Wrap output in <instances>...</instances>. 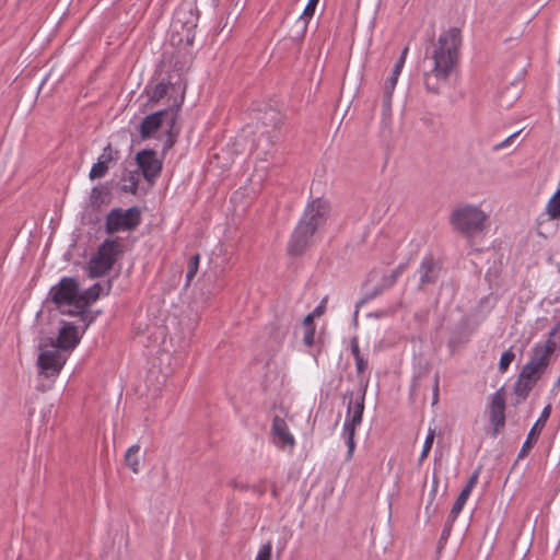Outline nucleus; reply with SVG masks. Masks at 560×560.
I'll return each mask as SVG.
<instances>
[{
    "instance_id": "nucleus-1",
    "label": "nucleus",
    "mask_w": 560,
    "mask_h": 560,
    "mask_svg": "<svg viewBox=\"0 0 560 560\" xmlns=\"http://www.w3.org/2000/svg\"><path fill=\"white\" fill-rule=\"evenodd\" d=\"M460 44V31L451 27L439 36L432 51L427 52L425 60L430 62V68L424 72L423 80L429 92L439 93L447 82L457 66Z\"/></svg>"
},
{
    "instance_id": "nucleus-2",
    "label": "nucleus",
    "mask_w": 560,
    "mask_h": 560,
    "mask_svg": "<svg viewBox=\"0 0 560 560\" xmlns=\"http://www.w3.org/2000/svg\"><path fill=\"white\" fill-rule=\"evenodd\" d=\"M450 224L456 233L470 241L487 231L489 214L480 206L464 203L452 210Z\"/></svg>"
},
{
    "instance_id": "nucleus-3",
    "label": "nucleus",
    "mask_w": 560,
    "mask_h": 560,
    "mask_svg": "<svg viewBox=\"0 0 560 560\" xmlns=\"http://www.w3.org/2000/svg\"><path fill=\"white\" fill-rule=\"evenodd\" d=\"M49 299L61 314L84 316L85 303L80 299V285L75 278H61L50 288Z\"/></svg>"
},
{
    "instance_id": "nucleus-4",
    "label": "nucleus",
    "mask_w": 560,
    "mask_h": 560,
    "mask_svg": "<svg viewBox=\"0 0 560 560\" xmlns=\"http://www.w3.org/2000/svg\"><path fill=\"white\" fill-rule=\"evenodd\" d=\"M183 103V95L180 100L175 98L173 104L165 109L158 110L153 114L145 116L140 125V136L142 139H148L160 128L165 127L168 135L167 148L172 147L178 129L176 128V120L178 117L179 107Z\"/></svg>"
},
{
    "instance_id": "nucleus-5",
    "label": "nucleus",
    "mask_w": 560,
    "mask_h": 560,
    "mask_svg": "<svg viewBox=\"0 0 560 560\" xmlns=\"http://www.w3.org/2000/svg\"><path fill=\"white\" fill-rule=\"evenodd\" d=\"M366 387L359 389L358 392H348L343 399H348L347 402V416L343 423V436L348 445V456L351 457L354 451V435L355 429L362 422V416L364 411Z\"/></svg>"
},
{
    "instance_id": "nucleus-6",
    "label": "nucleus",
    "mask_w": 560,
    "mask_h": 560,
    "mask_svg": "<svg viewBox=\"0 0 560 560\" xmlns=\"http://www.w3.org/2000/svg\"><path fill=\"white\" fill-rule=\"evenodd\" d=\"M120 253V244L117 241L105 240L89 261V277L98 278L108 272Z\"/></svg>"
},
{
    "instance_id": "nucleus-7",
    "label": "nucleus",
    "mask_w": 560,
    "mask_h": 560,
    "mask_svg": "<svg viewBox=\"0 0 560 560\" xmlns=\"http://www.w3.org/2000/svg\"><path fill=\"white\" fill-rule=\"evenodd\" d=\"M140 223V210L131 207L127 210L120 208L113 209L106 215L105 230L107 234H114L119 231H131Z\"/></svg>"
},
{
    "instance_id": "nucleus-8",
    "label": "nucleus",
    "mask_w": 560,
    "mask_h": 560,
    "mask_svg": "<svg viewBox=\"0 0 560 560\" xmlns=\"http://www.w3.org/2000/svg\"><path fill=\"white\" fill-rule=\"evenodd\" d=\"M66 360L67 357L54 347L50 350L42 351L37 358L39 373L45 377H55L62 370Z\"/></svg>"
},
{
    "instance_id": "nucleus-9",
    "label": "nucleus",
    "mask_w": 560,
    "mask_h": 560,
    "mask_svg": "<svg viewBox=\"0 0 560 560\" xmlns=\"http://www.w3.org/2000/svg\"><path fill=\"white\" fill-rule=\"evenodd\" d=\"M329 203L327 200L316 198L307 205L301 221L305 222L310 228L317 231L323 226L329 214Z\"/></svg>"
},
{
    "instance_id": "nucleus-10",
    "label": "nucleus",
    "mask_w": 560,
    "mask_h": 560,
    "mask_svg": "<svg viewBox=\"0 0 560 560\" xmlns=\"http://www.w3.org/2000/svg\"><path fill=\"white\" fill-rule=\"evenodd\" d=\"M489 420L492 425V436H497L505 425V397L503 388L498 389L491 397Z\"/></svg>"
},
{
    "instance_id": "nucleus-11",
    "label": "nucleus",
    "mask_w": 560,
    "mask_h": 560,
    "mask_svg": "<svg viewBox=\"0 0 560 560\" xmlns=\"http://www.w3.org/2000/svg\"><path fill=\"white\" fill-rule=\"evenodd\" d=\"M136 161L143 177L152 183L161 173L162 162L153 150H143L137 153Z\"/></svg>"
},
{
    "instance_id": "nucleus-12",
    "label": "nucleus",
    "mask_w": 560,
    "mask_h": 560,
    "mask_svg": "<svg viewBox=\"0 0 560 560\" xmlns=\"http://www.w3.org/2000/svg\"><path fill=\"white\" fill-rule=\"evenodd\" d=\"M558 331V327H555L549 332L548 340L542 345H536L533 349V354L527 363L539 369L540 371H545L549 364V357L556 350V342L552 340V337Z\"/></svg>"
},
{
    "instance_id": "nucleus-13",
    "label": "nucleus",
    "mask_w": 560,
    "mask_h": 560,
    "mask_svg": "<svg viewBox=\"0 0 560 560\" xmlns=\"http://www.w3.org/2000/svg\"><path fill=\"white\" fill-rule=\"evenodd\" d=\"M315 232L313 228H310L305 222L300 220L289 242V253L295 256L301 255L310 245L311 238Z\"/></svg>"
},
{
    "instance_id": "nucleus-14",
    "label": "nucleus",
    "mask_w": 560,
    "mask_h": 560,
    "mask_svg": "<svg viewBox=\"0 0 560 560\" xmlns=\"http://www.w3.org/2000/svg\"><path fill=\"white\" fill-rule=\"evenodd\" d=\"M80 341L78 327L71 323H63L56 340L51 339V347L59 351L72 350Z\"/></svg>"
},
{
    "instance_id": "nucleus-15",
    "label": "nucleus",
    "mask_w": 560,
    "mask_h": 560,
    "mask_svg": "<svg viewBox=\"0 0 560 560\" xmlns=\"http://www.w3.org/2000/svg\"><path fill=\"white\" fill-rule=\"evenodd\" d=\"M407 54H408V47H405L401 51L399 59L396 61V63L394 66L392 75L386 80V82L384 84L383 105H384L385 110H390L393 92L397 84L398 77L404 68Z\"/></svg>"
},
{
    "instance_id": "nucleus-16",
    "label": "nucleus",
    "mask_w": 560,
    "mask_h": 560,
    "mask_svg": "<svg viewBox=\"0 0 560 560\" xmlns=\"http://www.w3.org/2000/svg\"><path fill=\"white\" fill-rule=\"evenodd\" d=\"M550 413H551V406L547 405L542 409L540 417L537 419V421L534 423L530 431L528 432L527 439L523 443L522 448L518 453L520 458L525 457L528 454V452L532 450L533 445L537 442L541 430L544 429L548 418L550 417Z\"/></svg>"
},
{
    "instance_id": "nucleus-17",
    "label": "nucleus",
    "mask_w": 560,
    "mask_h": 560,
    "mask_svg": "<svg viewBox=\"0 0 560 560\" xmlns=\"http://www.w3.org/2000/svg\"><path fill=\"white\" fill-rule=\"evenodd\" d=\"M184 90L185 88L177 82H160L152 90L148 91V95L151 102H159L161 98L176 93L179 94V96H175L174 100L177 98V101H179L180 96H184Z\"/></svg>"
},
{
    "instance_id": "nucleus-18",
    "label": "nucleus",
    "mask_w": 560,
    "mask_h": 560,
    "mask_svg": "<svg viewBox=\"0 0 560 560\" xmlns=\"http://www.w3.org/2000/svg\"><path fill=\"white\" fill-rule=\"evenodd\" d=\"M440 266L432 257H425L419 268L420 284L433 283L439 275Z\"/></svg>"
},
{
    "instance_id": "nucleus-19",
    "label": "nucleus",
    "mask_w": 560,
    "mask_h": 560,
    "mask_svg": "<svg viewBox=\"0 0 560 560\" xmlns=\"http://www.w3.org/2000/svg\"><path fill=\"white\" fill-rule=\"evenodd\" d=\"M405 269H406V265L402 264V265H399L396 269H394L390 275L384 276L382 278L381 284L372 292H369L366 294L365 300L373 299V298L377 296L380 293H382L385 289L393 287L395 284V282L397 281V279L402 275Z\"/></svg>"
},
{
    "instance_id": "nucleus-20",
    "label": "nucleus",
    "mask_w": 560,
    "mask_h": 560,
    "mask_svg": "<svg viewBox=\"0 0 560 560\" xmlns=\"http://www.w3.org/2000/svg\"><path fill=\"white\" fill-rule=\"evenodd\" d=\"M272 432L283 444L289 445V446L294 445V438L290 433L285 420L279 416H276L273 418Z\"/></svg>"
},
{
    "instance_id": "nucleus-21",
    "label": "nucleus",
    "mask_w": 560,
    "mask_h": 560,
    "mask_svg": "<svg viewBox=\"0 0 560 560\" xmlns=\"http://www.w3.org/2000/svg\"><path fill=\"white\" fill-rule=\"evenodd\" d=\"M144 459V454L138 444L130 446L125 454V464L132 472L138 474Z\"/></svg>"
},
{
    "instance_id": "nucleus-22",
    "label": "nucleus",
    "mask_w": 560,
    "mask_h": 560,
    "mask_svg": "<svg viewBox=\"0 0 560 560\" xmlns=\"http://www.w3.org/2000/svg\"><path fill=\"white\" fill-rule=\"evenodd\" d=\"M522 83L513 82L509 86H506L500 95L501 103L503 105L510 106L512 105L521 95Z\"/></svg>"
},
{
    "instance_id": "nucleus-23",
    "label": "nucleus",
    "mask_w": 560,
    "mask_h": 560,
    "mask_svg": "<svg viewBox=\"0 0 560 560\" xmlns=\"http://www.w3.org/2000/svg\"><path fill=\"white\" fill-rule=\"evenodd\" d=\"M290 320L281 319L270 325V335L276 342H280L288 334Z\"/></svg>"
},
{
    "instance_id": "nucleus-24",
    "label": "nucleus",
    "mask_w": 560,
    "mask_h": 560,
    "mask_svg": "<svg viewBox=\"0 0 560 560\" xmlns=\"http://www.w3.org/2000/svg\"><path fill=\"white\" fill-rule=\"evenodd\" d=\"M101 291L102 287L100 283L93 284L91 288L83 292L80 291V299H82L83 302L85 303L84 314L86 313L88 307L100 298Z\"/></svg>"
},
{
    "instance_id": "nucleus-25",
    "label": "nucleus",
    "mask_w": 560,
    "mask_h": 560,
    "mask_svg": "<svg viewBox=\"0 0 560 560\" xmlns=\"http://www.w3.org/2000/svg\"><path fill=\"white\" fill-rule=\"evenodd\" d=\"M546 212L552 220L560 218V188L548 200L546 206Z\"/></svg>"
},
{
    "instance_id": "nucleus-26",
    "label": "nucleus",
    "mask_w": 560,
    "mask_h": 560,
    "mask_svg": "<svg viewBox=\"0 0 560 560\" xmlns=\"http://www.w3.org/2000/svg\"><path fill=\"white\" fill-rule=\"evenodd\" d=\"M469 493L470 492H460L458 498H457V500L453 504V508H452L451 513H450L448 518H447V520H450L451 525L454 524L455 520L457 518V516L462 512L464 505L466 504V502L468 500Z\"/></svg>"
},
{
    "instance_id": "nucleus-27",
    "label": "nucleus",
    "mask_w": 560,
    "mask_h": 560,
    "mask_svg": "<svg viewBox=\"0 0 560 560\" xmlns=\"http://www.w3.org/2000/svg\"><path fill=\"white\" fill-rule=\"evenodd\" d=\"M534 385H535L534 382L523 378V376L520 375L518 380L515 384L514 392L517 396L525 399L528 396L532 388L534 387Z\"/></svg>"
},
{
    "instance_id": "nucleus-28",
    "label": "nucleus",
    "mask_w": 560,
    "mask_h": 560,
    "mask_svg": "<svg viewBox=\"0 0 560 560\" xmlns=\"http://www.w3.org/2000/svg\"><path fill=\"white\" fill-rule=\"evenodd\" d=\"M122 182H124L122 189L125 191L135 194L138 188L139 174L137 172H135V173L129 172L127 175H125L122 177Z\"/></svg>"
},
{
    "instance_id": "nucleus-29",
    "label": "nucleus",
    "mask_w": 560,
    "mask_h": 560,
    "mask_svg": "<svg viewBox=\"0 0 560 560\" xmlns=\"http://www.w3.org/2000/svg\"><path fill=\"white\" fill-rule=\"evenodd\" d=\"M541 374L542 371L530 365L529 363H526L522 369L520 375L523 376V378L529 380L536 384V382L540 378Z\"/></svg>"
},
{
    "instance_id": "nucleus-30",
    "label": "nucleus",
    "mask_w": 560,
    "mask_h": 560,
    "mask_svg": "<svg viewBox=\"0 0 560 560\" xmlns=\"http://www.w3.org/2000/svg\"><path fill=\"white\" fill-rule=\"evenodd\" d=\"M107 170L108 167L107 164H105V161L98 160V162L92 166L89 176L92 180L102 178L106 174Z\"/></svg>"
},
{
    "instance_id": "nucleus-31",
    "label": "nucleus",
    "mask_w": 560,
    "mask_h": 560,
    "mask_svg": "<svg viewBox=\"0 0 560 560\" xmlns=\"http://www.w3.org/2000/svg\"><path fill=\"white\" fill-rule=\"evenodd\" d=\"M199 260H200L199 254L194 255L189 260L188 270L186 273L188 283L191 281V279L196 276V273L198 271Z\"/></svg>"
},
{
    "instance_id": "nucleus-32",
    "label": "nucleus",
    "mask_w": 560,
    "mask_h": 560,
    "mask_svg": "<svg viewBox=\"0 0 560 560\" xmlns=\"http://www.w3.org/2000/svg\"><path fill=\"white\" fill-rule=\"evenodd\" d=\"M515 353L512 350H508L502 353L499 362V369L501 372H505L510 364L513 362Z\"/></svg>"
},
{
    "instance_id": "nucleus-33",
    "label": "nucleus",
    "mask_w": 560,
    "mask_h": 560,
    "mask_svg": "<svg viewBox=\"0 0 560 560\" xmlns=\"http://www.w3.org/2000/svg\"><path fill=\"white\" fill-rule=\"evenodd\" d=\"M272 545L271 542L265 544L258 551L255 560H271Z\"/></svg>"
},
{
    "instance_id": "nucleus-34",
    "label": "nucleus",
    "mask_w": 560,
    "mask_h": 560,
    "mask_svg": "<svg viewBox=\"0 0 560 560\" xmlns=\"http://www.w3.org/2000/svg\"><path fill=\"white\" fill-rule=\"evenodd\" d=\"M317 5V2L316 0H308L304 11H303V14L301 15V19H310L313 16L314 12H315V8Z\"/></svg>"
},
{
    "instance_id": "nucleus-35",
    "label": "nucleus",
    "mask_w": 560,
    "mask_h": 560,
    "mask_svg": "<svg viewBox=\"0 0 560 560\" xmlns=\"http://www.w3.org/2000/svg\"><path fill=\"white\" fill-rule=\"evenodd\" d=\"M433 440H434V432H430L424 441V445H423V450H422V454H421V457H425L429 453V451L431 450L432 447V444H433Z\"/></svg>"
},
{
    "instance_id": "nucleus-36",
    "label": "nucleus",
    "mask_w": 560,
    "mask_h": 560,
    "mask_svg": "<svg viewBox=\"0 0 560 560\" xmlns=\"http://www.w3.org/2000/svg\"><path fill=\"white\" fill-rule=\"evenodd\" d=\"M354 360L358 374H362L368 368V361L363 357L357 358Z\"/></svg>"
},
{
    "instance_id": "nucleus-37",
    "label": "nucleus",
    "mask_w": 560,
    "mask_h": 560,
    "mask_svg": "<svg viewBox=\"0 0 560 560\" xmlns=\"http://www.w3.org/2000/svg\"><path fill=\"white\" fill-rule=\"evenodd\" d=\"M351 352L354 359L362 357L355 338L351 341Z\"/></svg>"
},
{
    "instance_id": "nucleus-38",
    "label": "nucleus",
    "mask_w": 560,
    "mask_h": 560,
    "mask_svg": "<svg viewBox=\"0 0 560 560\" xmlns=\"http://www.w3.org/2000/svg\"><path fill=\"white\" fill-rule=\"evenodd\" d=\"M478 478V472H474L472 476L469 478L468 482L464 487L463 490H471L476 486V481Z\"/></svg>"
},
{
    "instance_id": "nucleus-39",
    "label": "nucleus",
    "mask_w": 560,
    "mask_h": 560,
    "mask_svg": "<svg viewBox=\"0 0 560 560\" xmlns=\"http://www.w3.org/2000/svg\"><path fill=\"white\" fill-rule=\"evenodd\" d=\"M100 160L105 161V164L112 160V148L110 145H107L104 149L103 154L101 155Z\"/></svg>"
},
{
    "instance_id": "nucleus-40",
    "label": "nucleus",
    "mask_w": 560,
    "mask_h": 560,
    "mask_svg": "<svg viewBox=\"0 0 560 560\" xmlns=\"http://www.w3.org/2000/svg\"><path fill=\"white\" fill-rule=\"evenodd\" d=\"M314 341V330L311 329L310 331H306L304 336V342L306 346H312Z\"/></svg>"
},
{
    "instance_id": "nucleus-41",
    "label": "nucleus",
    "mask_w": 560,
    "mask_h": 560,
    "mask_svg": "<svg viewBox=\"0 0 560 560\" xmlns=\"http://www.w3.org/2000/svg\"><path fill=\"white\" fill-rule=\"evenodd\" d=\"M453 525H451L450 520H447L445 528L443 530V537H447L450 535L451 528Z\"/></svg>"
},
{
    "instance_id": "nucleus-42",
    "label": "nucleus",
    "mask_w": 560,
    "mask_h": 560,
    "mask_svg": "<svg viewBox=\"0 0 560 560\" xmlns=\"http://www.w3.org/2000/svg\"><path fill=\"white\" fill-rule=\"evenodd\" d=\"M520 132H515L513 135H511L509 138H506L501 144L498 145V148H502V147H505L511 139H513L514 137H516Z\"/></svg>"
},
{
    "instance_id": "nucleus-43",
    "label": "nucleus",
    "mask_w": 560,
    "mask_h": 560,
    "mask_svg": "<svg viewBox=\"0 0 560 560\" xmlns=\"http://www.w3.org/2000/svg\"><path fill=\"white\" fill-rule=\"evenodd\" d=\"M304 325H305V326H312V325H313V314H308V315L304 318Z\"/></svg>"
},
{
    "instance_id": "nucleus-44",
    "label": "nucleus",
    "mask_w": 560,
    "mask_h": 560,
    "mask_svg": "<svg viewBox=\"0 0 560 560\" xmlns=\"http://www.w3.org/2000/svg\"><path fill=\"white\" fill-rule=\"evenodd\" d=\"M438 389H439V386H438V383L435 384V393H434V401L438 399Z\"/></svg>"
},
{
    "instance_id": "nucleus-45",
    "label": "nucleus",
    "mask_w": 560,
    "mask_h": 560,
    "mask_svg": "<svg viewBox=\"0 0 560 560\" xmlns=\"http://www.w3.org/2000/svg\"><path fill=\"white\" fill-rule=\"evenodd\" d=\"M322 313V307H317L315 311H314V314L315 315H320Z\"/></svg>"
},
{
    "instance_id": "nucleus-46",
    "label": "nucleus",
    "mask_w": 560,
    "mask_h": 560,
    "mask_svg": "<svg viewBox=\"0 0 560 560\" xmlns=\"http://www.w3.org/2000/svg\"><path fill=\"white\" fill-rule=\"evenodd\" d=\"M316 2L318 3V0H316Z\"/></svg>"
}]
</instances>
